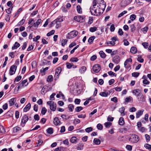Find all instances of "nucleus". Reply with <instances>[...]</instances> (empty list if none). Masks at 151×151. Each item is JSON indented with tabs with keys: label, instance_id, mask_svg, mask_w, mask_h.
Instances as JSON below:
<instances>
[{
	"label": "nucleus",
	"instance_id": "obj_1",
	"mask_svg": "<svg viewBox=\"0 0 151 151\" xmlns=\"http://www.w3.org/2000/svg\"><path fill=\"white\" fill-rule=\"evenodd\" d=\"M106 3L103 0H95V16H98L102 14L106 7Z\"/></svg>",
	"mask_w": 151,
	"mask_h": 151
},
{
	"label": "nucleus",
	"instance_id": "obj_2",
	"mask_svg": "<svg viewBox=\"0 0 151 151\" xmlns=\"http://www.w3.org/2000/svg\"><path fill=\"white\" fill-rule=\"evenodd\" d=\"M139 140V138L138 136L135 134H132L129 139V141L132 142H137Z\"/></svg>",
	"mask_w": 151,
	"mask_h": 151
},
{
	"label": "nucleus",
	"instance_id": "obj_3",
	"mask_svg": "<svg viewBox=\"0 0 151 151\" xmlns=\"http://www.w3.org/2000/svg\"><path fill=\"white\" fill-rule=\"evenodd\" d=\"M47 104L50 106V108L51 110L55 111V110L56 105V104L52 101H49L47 102Z\"/></svg>",
	"mask_w": 151,
	"mask_h": 151
},
{
	"label": "nucleus",
	"instance_id": "obj_4",
	"mask_svg": "<svg viewBox=\"0 0 151 151\" xmlns=\"http://www.w3.org/2000/svg\"><path fill=\"white\" fill-rule=\"evenodd\" d=\"M78 35L77 31L74 30L68 33L67 37L69 39L73 38Z\"/></svg>",
	"mask_w": 151,
	"mask_h": 151
},
{
	"label": "nucleus",
	"instance_id": "obj_5",
	"mask_svg": "<svg viewBox=\"0 0 151 151\" xmlns=\"http://www.w3.org/2000/svg\"><path fill=\"white\" fill-rule=\"evenodd\" d=\"M74 19L80 22H83L85 21V17L83 16H77L74 17Z\"/></svg>",
	"mask_w": 151,
	"mask_h": 151
},
{
	"label": "nucleus",
	"instance_id": "obj_6",
	"mask_svg": "<svg viewBox=\"0 0 151 151\" xmlns=\"http://www.w3.org/2000/svg\"><path fill=\"white\" fill-rule=\"evenodd\" d=\"M132 0H122L121 2L122 6H125L130 4Z\"/></svg>",
	"mask_w": 151,
	"mask_h": 151
},
{
	"label": "nucleus",
	"instance_id": "obj_7",
	"mask_svg": "<svg viewBox=\"0 0 151 151\" xmlns=\"http://www.w3.org/2000/svg\"><path fill=\"white\" fill-rule=\"evenodd\" d=\"M17 68V66L14 65H13L11 66L9 71V73L10 75H12L15 73Z\"/></svg>",
	"mask_w": 151,
	"mask_h": 151
},
{
	"label": "nucleus",
	"instance_id": "obj_8",
	"mask_svg": "<svg viewBox=\"0 0 151 151\" xmlns=\"http://www.w3.org/2000/svg\"><path fill=\"white\" fill-rule=\"evenodd\" d=\"M111 41H109L107 42V44L110 45H114L115 44V42L118 40L117 38L116 37H114L111 39Z\"/></svg>",
	"mask_w": 151,
	"mask_h": 151
},
{
	"label": "nucleus",
	"instance_id": "obj_9",
	"mask_svg": "<svg viewBox=\"0 0 151 151\" xmlns=\"http://www.w3.org/2000/svg\"><path fill=\"white\" fill-rule=\"evenodd\" d=\"M61 72V68L59 67L57 68L55 70V77L58 78V76Z\"/></svg>",
	"mask_w": 151,
	"mask_h": 151
},
{
	"label": "nucleus",
	"instance_id": "obj_10",
	"mask_svg": "<svg viewBox=\"0 0 151 151\" xmlns=\"http://www.w3.org/2000/svg\"><path fill=\"white\" fill-rule=\"evenodd\" d=\"M53 123L56 126L61 124L60 122L59 118L57 117H55L54 119Z\"/></svg>",
	"mask_w": 151,
	"mask_h": 151
},
{
	"label": "nucleus",
	"instance_id": "obj_11",
	"mask_svg": "<svg viewBox=\"0 0 151 151\" xmlns=\"http://www.w3.org/2000/svg\"><path fill=\"white\" fill-rule=\"evenodd\" d=\"M113 61L116 63H118L120 61V57L117 55L114 56L113 58Z\"/></svg>",
	"mask_w": 151,
	"mask_h": 151
},
{
	"label": "nucleus",
	"instance_id": "obj_12",
	"mask_svg": "<svg viewBox=\"0 0 151 151\" xmlns=\"http://www.w3.org/2000/svg\"><path fill=\"white\" fill-rule=\"evenodd\" d=\"M28 118L27 116L26 115H24L22 118L21 122L25 124L28 120Z\"/></svg>",
	"mask_w": 151,
	"mask_h": 151
},
{
	"label": "nucleus",
	"instance_id": "obj_13",
	"mask_svg": "<svg viewBox=\"0 0 151 151\" xmlns=\"http://www.w3.org/2000/svg\"><path fill=\"white\" fill-rule=\"evenodd\" d=\"M132 93H134L137 97H139L140 95L142 93L139 92V90L138 89H135L133 91Z\"/></svg>",
	"mask_w": 151,
	"mask_h": 151
},
{
	"label": "nucleus",
	"instance_id": "obj_14",
	"mask_svg": "<svg viewBox=\"0 0 151 151\" xmlns=\"http://www.w3.org/2000/svg\"><path fill=\"white\" fill-rule=\"evenodd\" d=\"M137 99L139 101L143 102L145 101V96L142 93L139 97H137Z\"/></svg>",
	"mask_w": 151,
	"mask_h": 151
},
{
	"label": "nucleus",
	"instance_id": "obj_15",
	"mask_svg": "<svg viewBox=\"0 0 151 151\" xmlns=\"http://www.w3.org/2000/svg\"><path fill=\"white\" fill-rule=\"evenodd\" d=\"M16 99L15 98H13L11 99L9 101V105L10 106H12L14 104L16 101Z\"/></svg>",
	"mask_w": 151,
	"mask_h": 151
},
{
	"label": "nucleus",
	"instance_id": "obj_16",
	"mask_svg": "<svg viewBox=\"0 0 151 151\" xmlns=\"http://www.w3.org/2000/svg\"><path fill=\"white\" fill-rule=\"evenodd\" d=\"M31 104L30 103H29L24 109V111L26 112L27 111H29L31 108Z\"/></svg>",
	"mask_w": 151,
	"mask_h": 151
},
{
	"label": "nucleus",
	"instance_id": "obj_17",
	"mask_svg": "<svg viewBox=\"0 0 151 151\" xmlns=\"http://www.w3.org/2000/svg\"><path fill=\"white\" fill-rule=\"evenodd\" d=\"M100 65L98 64H95V73H98L101 70Z\"/></svg>",
	"mask_w": 151,
	"mask_h": 151
},
{
	"label": "nucleus",
	"instance_id": "obj_18",
	"mask_svg": "<svg viewBox=\"0 0 151 151\" xmlns=\"http://www.w3.org/2000/svg\"><path fill=\"white\" fill-rule=\"evenodd\" d=\"M93 5L92 6L90 7V11L92 15H94V0L93 1Z\"/></svg>",
	"mask_w": 151,
	"mask_h": 151
},
{
	"label": "nucleus",
	"instance_id": "obj_19",
	"mask_svg": "<svg viewBox=\"0 0 151 151\" xmlns=\"http://www.w3.org/2000/svg\"><path fill=\"white\" fill-rule=\"evenodd\" d=\"M20 46V44L17 42H16L15 43V44L14 46L12 47V50L16 49L18 47H19Z\"/></svg>",
	"mask_w": 151,
	"mask_h": 151
},
{
	"label": "nucleus",
	"instance_id": "obj_20",
	"mask_svg": "<svg viewBox=\"0 0 151 151\" xmlns=\"http://www.w3.org/2000/svg\"><path fill=\"white\" fill-rule=\"evenodd\" d=\"M78 140L76 137H72L70 138V141L71 143H76Z\"/></svg>",
	"mask_w": 151,
	"mask_h": 151
},
{
	"label": "nucleus",
	"instance_id": "obj_21",
	"mask_svg": "<svg viewBox=\"0 0 151 151\" xmlns=\"http://www.w3.org/2000/svg\"><path fill=\"white\" fill-rule=\"evenodd\" d=\"M137 50L136 47H132L130 49V52L132 54H135L137 52Z\"/></svg>",
	"mask_w": 151,
	"mask_h": 151
},
{
	"label": "nucleus",
	"instance_id": "obj_22",
	"mask_svg": "<svg viewBox=\"0 0 151 151\" xmlns=\"http://www.w3.org/2000/svg\"><path fill=\"white\" fill-rule=\"evenodd\" d=\"M124 122L123 117H121L119 118V123L121 125H123L124 124Z\"/></svg>",
	"mask_w": 151,
	"mask_h": 151
},
{
	"label": "nucleus",
	"instance_id": "obj_23",
	"mask_svg": "<svg viewBox=\"0 0 151 151\" xmlns=\"http://www.w3.org/2000/svg\"><path fill=\"white\" fill-rule=\"evenodd\" d=\"M143 111V110L142 111L141 110L138 111L136 113V117L137 118H139L140 116L142 114Z\"/></svg>",
	"mask_w": 151,
	"mask_h": 151
},
{
	"label": "nucleus",
	"instance_id": "obj_24",
	"mask_svg": "<svg viewBox=\"0 0 151 151\" xmlns=\"http://www.w3.org/2000/svg\"><path fill=\"white\" fill-rule=\"evenodd\" d=\"M124 110L125 108L124 107H122L119 109V111L121 113L122 116H124L125 114L124 113Z\"/></svg>",
	"mask_w": 151,
	"mask_h": 151
},
{
	"label": "nucleus",
	"instance_id": "obj_25",
	"mask_svg": "<svg viewBox=\"0 0 151 151\" xmlns=\"http://www.w3.org/2000/svg\"><path fill=\"white\" fill-rule=\"evenodd\" d=\"M47 88L46 86H44L41 90V93L43 95L45 93L47 92Z\"/></svg>",
	"mask_w": 151,
	"mask_h": 151
},
{
	"label": "nucleus",
	"instance_id": "obj_26",
	"mask_svg": "<svg viewBox=\"0 0 151 151\" xmlns=\"http://www.w3.org/2000/svg\"><path fill=\"white\" fill-rule=\"evenodd\" d=\"M86 69L85 67L83 66L80 69L79 71L81 73H83L85 72Z\"/></svg>",
	"mask_w": 151,
	"mask_h": 151
},
{
	"label": "nucleus",
	"instance_id": "obj_27",
	"mask_svg": "<svg viewBox=\"0 0 151 151\" xmlns=\"http://www.w3.org/2000/svg\"><path fill=\"white\" fill-rule=\"evenodd\" d=\"M20 130L21 129L20 127H16L13 128V133H16Z\"/></svg>",
	"mask_w": 151,
	"mask_h": 151
},
{
	"label": "nucleus",
	"instance_id": "obj_28",
	"mask_svg": "<svg viewBox=\"0 0 151 151\" xmlns=\"http://www.w3.org/2000/svg\"><path fill=\"white\" fill-rule=\"evenodd\" d=\"M27 79L24 80L23 81H21L20 82L22 84L24 87L26 86L28 84V83H27Z\"/></svg>",
	"mask_w": 151,
	"mask_h": 151
},
{
	"label": "nucleus",
	"instance_id": "obj_29",
	"mask_svg": "<svg viewBox=\"0 0 151 151\" xmlns=\"http://www.w3.org/2000/svg\"><path fill=\"white\" fill-rule=\"evenodd\" d=\"M77 11L78 12L79 14H81L82 13V9L79 5H78L76 7Z\"/></svg>",
	"mask_w": 151,
	"mask_h": 151
},
{
	"label": "nucleus",
	"instance_id": "obj_30",
	"mask_svg": "<svg viewBox=\"0 0 151 151\" xmlns=\"http://www.w3.org/2000/svg\"><path fill=\"white\" fill-rule=\"evenodd\" d=\"M108 94V93L106 92H101L99 93L100 95L103 97H107Z\"/></svg>",
	"mask_w": 151,
	"mask_h": 151
},
{
	"label": "nucleus",
	"instance_id": "obj_31",
	"mask_svg": "<svg viewBox=\"0 0 151 151\" xmlns=\"http://www.w3.org/2000/svg\"><path fill=\"white\" fill-rule=\"evenodd\" d=\"M47 81L48 82H51L53 81V77L52 75H50L48 76Z\"/></svg>",
	"mask_w": 151,
	"mask_h": 151
},
{
	"label": "nucleus",
	"instance_id": "obj_32",
	"mask_svg": "<svg viewBox=\"0 0 151 151\" xmlns=\"http://www.w3.org/2000/svg\"><path fill=\"white\" fill-rule=\"evenodd\" d=\"M99 54L101 56V57L103 58H105L106 57V54L105 53L102 51H100L99 52Z\"/></svg>",
	"mask_w": 151,
	"mask_h": 151
},
{
	"label": "nucleus",
	"instance_id": "obj_33",
	"mask_svg": "<svg viewBox=\"0 0 151 151\" xmlns=\"http://www.w3.org/2000/svg\"><path fill=\"white\" fill-rule=\"evenodd\" d=\"M112 123L111 122H106L104 123V125L106 128H109L111 126Z\"/></svg>",
	"mask_w": 151,
	"mask_h": 151
},
{
	"label": "nucleus",
	"instance_id": "obj_34",
	"mask_svg": "<svg viewBox=\"0 0 151 151\" xmlns=\"http://www.w3.org/2000/svg\"><path fill=\"white\" fill-rule=\"evenodd\" d=\"M94 39V37L93 36L90 37L88 40V42L90 44H91Z\"/></svg>",
	"mask_w": 151,
	"mask_h": 151
},
{
	"label": "nucleus",
	"instance_id": "obj_35",
	"mask_svg": "<svg viewBox=\"0 0 151 151\" xmlns=\"http://www.w3.org/2000/svg\"><path fill=\"white\" fill-rule=\"evenodd\" d=\"M66 64L67 68L68 69H70L73 66V65L72 63H67Z\"/></svg>",
	"mask_w": 151,
	"mask_h": 151
},
{
	"label": "nucleus",
	"instance_id": "obj_36",
	"mask_svg": "<svg viewBox=\"0 0 151 151\" xmlns=\"http://www.w3.org/2000/svg\"><path fill=\"white\" fill-rule=\"evenodd\" d=\"M19 89H20V88L18 86H17V85L15 88L14 93L15 94L17 93Z\"/></svg>",
	"mask_w": 151,
	"mask_h": 151
},
{
	"label": "nucleus",
	"instance_id": "obj_37",
	"mask_svg": "<svg viewBox=\"0 0 151 151\" xmlns=\"http://www.w3.org/2000/svg\"><path fill=\"white\" fill-rule=\"evenodd\" d=\"M68 108L69 111L72 112L73 111V109H74V106L73 104H70L69 105Z\"/></svg>",
	"mask_w": 151,
	"mask_h": 151
},
{
	"label": "nucleus",
	"instance_id": "obj_38",
	"mask_svg": "<svg viewBox=\"0 0 151 151\" xmlns=\"http://www.w3.org/2000/svg\"><path fill=\"white\" fill-rule=\"evenodd\" d=\"M83 109V108L81 106H78L75 108V111L77 112H79Z\"/></svg>",
	"mask_w": 151,
	"mask_h": 151
},
{
	"label": "nucleus",
	"instance_id": "obj_39",
	"mask_svg": "<svg viewBox=\"0 0 151 151\" xmlns=\"http://www.w3.org/2000/svg\"><path fill=\"white\" fill-rule=\"evenodd\" d=\"M67 40L66 39H63L61 41V45L62 46H64V45L67 43Z\"/></svg>",
	"mask_w": 151,
	"mask_h": 151
},
{
	"label": "nucleus",
	"instance_id": "obj_40",
	"mask_svg": "<svg viewBox=\"0 0 151 151\" xmlns=\"http://www.w3.org/2000/svg\"><path fill=\"white\" fill-rule=\"evenodd\" d=\"M22 78V76H17L15 79L14 82L15 81L18 82Z\"/></svg>",
	"mask_w": 151,
	"mask_h": 151
},
{
	"label": "nucleus",
	"instance_id": "obj_41",
	"mask_svg": "<svg viewBox=\"0 0 151 151\" xmlns=\"http://www.w3.org/2000/svg\"><path fill=\"white\" fill-rule=\"evenodd\" d=\"M101 141L99 139L95 138V144L97 145H99L101 143Z\"/></svg>",
	"mask_w": 151,
	"mask_h": 151
},
{
	"label": "nucleus",
	"instance_id": "obj_42",
	"mask_svg": "<svg viewBox=\"0 0 151 151\" xmlns=\"http://www.w3.org/2000/svg\"><path fill=\"white\" fill-rule=\"evenodd\" d=\"M6 132L5 129L4 127L2 126L0 129V133H4Z\"/></svg>",
	"mask_w": 151,
	"mask_h": 151
},
{
	"label": "nucleus",
	"instance_id": "obj_43",
	"mask_svg": "<svg viewBox=\"0 0 151 151\" xmlns=\"http://www.w3.org/2000/svg\"><path fill=\"white\" fill-rule=\"evenodd\" d=\"M55 32V31L54 30H52L51 31H50V32L48 33L47 34V36H50L52 35H53Z\"/></svg>",
	"mask_w": 151,
	"mask_h": 151
},
{
	"label": "nucleus",
	"instance_id": "obj_44",
	"mask_svg": "<svg viewBox=\"0 0 151 151\" xmlns=\"http://www.w3.org/2000/svg\"><path fill=\"white\" fill-rule=\"evenodd\" d=\"M127 11H124L122 12V13H120L118 15V17L119 18L120 17L122 16L124 14L127 13Z\"/></svg>",
	"mask_w": 151,
	"mask_h": 151
},
{
	"label": "nucleus",
	"instance_id": "obj_45",
	"mask_svg": "<svg viewBox=\"0 0 151 151\" xmlns=\"http://www.w3.org/2000/svg\"><path fill=\"white\" fill-rule=\"evenodd\" d=\"M47 132L50 134H52L53 132V129L52 128H49L47 129Z\"/></svg>",
	"mask_w": 151,
	"mask_h": 151
},
{
	"label": "nucleus",
	"instance_id": "obj_46",
	"mask_svg": "<svg viewBox=\"0 0 151 151\" xmlns=\"http://www.w3.org/2000/svg\"><path fill=\"white\" fill-rule=\"evenodd\" d=\"M78 60L77 58H72L70 59V61L72 62H77Z\"/></svg>",
	"mask_w": 151,
	"mask_h": 151
},
{
	"label": "nucleus",
	"instance_id": "obj_47",
	"mask_svg": "<svg viewBox=\"0 0 151 151\" xmlns=\"http://www.w3.org/2000/svg\"><path fill=\"white\" fill-rule=\"evenodd\" d=\"M93 130V128L91 127H89L86 128L85 129V131L86 132L89 133L92 131Z\"/></svg>",
	"mask_w": 151,
	"mask_h": 151
},
{
	"label": "nucleus",
	"instance_id": "obj_48",
	"mask_svg": "<svg viewBox=\"0 0 151 151\" xmlns=\"http://www.w3.org/2000/svg\"><path fill=\"white\" fill-rule=\"evenodd\" d=\"M108 74L111 76H116V74L114 73L111 71H110L108 72Z\"/></svg>",
	"mask_w": 151,
	"mask_h": 151
},
{
	"label": "nucleus",
	"instance_id": "obj_49",
	"mask_svg": "<svg viewBox=\"0 0 151 151\" xmlns=\"http://www.w3.org/2000/svg\"><path fill=\"white\" fill-rule=\"evenodd\" d=\"M56 95L55 93H52L50 96V100H54L55 99L54 96Z\"/></svg>",
	"mask_w": 151,
	"mask_h": 151
},
{
	"label": "nucleus",
	"instance_id": "obj_50",
	"mask_svg": "<svg viewBox=\"0 0 151 151\" xmlns=\"http://www.w3.org/2000/svg\"><path fill=\"white\" fill-rule=\"evenodd\" d=\"M136 18V16L135 15L133 14L131 15L130 17V19L132 21H134Z\"/></svg>",
	"mask_w": 151,
	"mask_h": 151
},
{
	"label": "nucleus",
	"instance_id": "obj_51",
	"mask_svg": "<svg viewBox=\"0 0 151 151\" xmlns=\"http://www.w3.org/2000/svg\"><path fill=\"white\" fill-rule=\"evenodd\" d=\"M47 111V109L45 107H43L42 111H41V113L43 115H44Z\"/></svg>",
	"mask_w": 151,
	"mask_h": 151
},
{
	"label": "nucleus",
	"instance_id": "obj_52",
	"mask_svg": "<svg viewBox=\"0 0 151 151\" xmlns=\"http://www.w3.org/2000/svg\"><path fill=\"white\" fill-rule=\"evenodd\" d=\"M15 52H10L9 53V55L11 58H13L14 57V54Z\"/></svg>",
	"mask_w": 151,
	"mask_h": 151
},
{
	"label": "nucleus",
	"instance_id": "obj_53",
	"mask_svg": "<svg viewBox=\"0 0 151 151\" xmlns=\"http://www.w3.org/2000/svg\"><path fill=\"white\" fill-rule=\"evenodd\" d=\"M145 147L146 148L148 149L149 150H151V145L148 144H145Z\"/></svg>",
	"mask_w": 151,
	"mask_h": 151
},
{
	"label": "nucleus",
	"instance_id": "obj_54",
	"mask_svg": "<svg viewBox=\"0 0 151 151\" xmlns=\"http://www.w3.org/2000/svg\"><path fill=\"white\" fill-rule=\"evenodd\" d=\"M148 29V28L147 27H145L142 28L141 30L144 33H145Z\"/></svg>",
	"mask_w": 151,
	"mask_h": 151
},
{
	"label": "nucleus",
	"instance_id": "obj_55",
	"mask_svg": "<svg viewBox=\"0 0 151 151\" xmlns=\"http://www.w3.org/2000/svg\"><path fill=\"white\" fill-rule=\"evenodd\" d=\"M128 128L126 127L121 128L120 129V131L122 132H125L126 131L128 130Z\"/></svg>",
	"mask_w": 151,
	"mask_h": 151
},
{
	"label": "nucleus",
	"instance_id": "obj_56",
	"mask_svg": "<svg viewBox=\"0 0 151 151\" xmlns=\"http://www.w3.org/2000/svg\"><path fill=\"white\" fill-rule=\"evenodd\" d=\"M130 27L131 28V30L132 32H134L135 29V27L134 24H132L131 25Z\"/></svg>",
	"mask_w": 151,
	"mask_h": 151
},
{
	"label": "nucleus",
	"instance_id": "obj_57",
	"mask_svg": "<svg viewBox=\"0 0 151 151\" xmlns=\"http://www.w3.org/2000/svg\"><path fill=\"white\" fill-rule=\"evenodd\" d=\"M103 126L100 124H99L97 126V127L98 129L102 130L103 129Z\"/></svg>",
	"mask_w": 151,
	"mask_h": 151
},
{
	"label": "nucleus",
	"instance_id": "obj_58",
	"mask_svg": "<svg viewBox=\"0 0 151 151\" xmlns=\"http://www.w3.org/2000/svg\"><path fill=\"white\" fill-rule=\"evenodd\" d=\"M132 99V97H131L130 96L129 97H127V98H126L125 99V101L126 102H129Z\"/></svg>",
	"mask_w": 151,
	"mask_h": 151
},
{
	"label": "nucleus",
	"instance_id": "obj_59",
	"mask_svg": "<svg viewBox=\"0 0 151 151\" xmlns=\"http://www.w3.org/2000/svg\"><path fill=\"white\" fill-rule=\"evenodd\" d=\"M139 73L137 72H134L132 73V76L135 77H137L139 76Z\"/></svg>",
	"mask_w": 151,
	"mask_h": 151
},
{
	"label": "nucleus",
	"instance_id": "obj_60",
	"mask_svg": "<svg viewBox=\"0 0 151 151\" xmlns=\"http://www.w3.org/2000/svg\"><path fill=\"white\" fill-rule=\"evenodd\" d=\"M138 61L140 63H143L144 61V59L141 58V57L140 56H138L137 58Z\"/></svg>",
	"mask_w": 151,
	"mask_h": 151
},
{
	"label": "nucleus",
	"instance_id": "obj_61",
	"mask_svg": "<svg viewBox=\"0 0 151 151\" xmlns=\"http://www.w3.org/2000/svg\"><path fill=\"white\" fill-rule=\"evenodd\" d=\"M142 83L145 85H148L150 83V82L147 80V79L143 80L142 81Z\"/></svg>",
	"mask_w": 151,
	"mask_h": 151
},
{
	"label": "nucleus",
	"instance_id": "obj_62",
	"mask_svg": "<svg viewBox=\"0 0 151 151\" xmlns=\"http://www.w3.org/2000/svg\"><path fill=\"white\" fill-rule=\"evenodd\" d=\"M34 119L36 120H39L40 119V117L39 115L37 114H36L34 116Z\"/></svg>",
	"mask_w": 151,
	"mask_h": 151
},
{
	"label": "nucleus",
	"instance_id": "obj_63",
	"mask_svg": "<svg viewBox=\"0 0 151 151\" xmlns=\"http://www.w3.org/2000/svg\"><path fill=\"white\" fill-rule=\"evenodd\" d=\"M65 126H63L61 127V129L60 131V133L64 132H65Z\"/></svg>",
	"mask_w": 151,
	"mask_h": 151
},
{
	"label": "nucleus",
	"instance_id": "obj_64",
	"mask_svg": "<svg viewBox=\"0 0 151 151\" xmlns=\"http://www.w3.org/2000/svg\"><path fill=\"white\" fill-rule=\"evenodd\" d=\"M81 102V100L78 99H76L74 102L75 104H79Z\"/></svg>",
	"mask_w": 151,
	"mask_h": 151
}]
</instances>
